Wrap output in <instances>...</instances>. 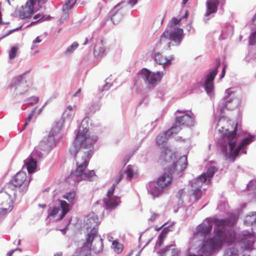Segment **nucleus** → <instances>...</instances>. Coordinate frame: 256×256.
Returning <instances> with one entry per match:
<instances>
[{"instance_id":"obj_33","label":"nucleus","mask_w":256,"mask_h":256,"mask_svg":"<svg viewBox=\"0 0 256 256\" xmlns=\"http://www.w3.org/2000/svg\"><path fill=\"white\" fill-rule=\"evenodd\" d=\"M182 130L180 126H176L172 127L166 132V136L168 138L172 136L174 134H177Z\"/></svg>"},{"instance_id":"obj_30","label":"nucleus","mask_w":256,"mask_h":256,"mask_svg":"<svg viewBox=\"0 0 256 256\" xmlns=\"http://www.w3.org/2000/svg\"><path fill=\"white\" fill-rule=\"evenodd\" d=\"M62 122L60 121L57 122H56L55 124L52 128V129L50 132V134L51 135H52L54 136H55L56 135L58 134L60 132V130L62 129Z\"/></svg>"},{"instance_id":"obj_16","label":"nucleus","mask_w":256,"mask_h":256,"mask_svg":"<svg viewBox=\"0 0 256 256\" xmlns=\"http://www.w3.org/2000/svg\"><path fill=\"white\" fill-rule=\"evenodd\" d=\"M212 228V226L211 224L208 226L204 224H200L197 226L194 234V236L196 238H198L200 236L204 238L211 232Z\"/></svg>"},{"instance_id":"obj_19","label":"nucleus","mask_w":256,"mask_h":256,"mask_svg":"<svg viewBox=\"0 0 256 256\" xmlns=\"http://www.w3.org/2000/svg\"><path fill=\"white\" fill-rule=\"evenodd\" d=\"M92 242H90V243L88 244L87 239H86V242L84 243L82 247L74 256H91L90 251Z\"/></svg>"},{"instance_id":"obj_28","label":"nucleus","mask_w":256,"mask_h":256,"mask_svg":"<svg viewBox=\"0 0 256 256\" xmlns=\"http://www.w3.org/2000/svg\"><path fill=\"white\" fill-rule=\"evenodd\" d=\"M76 0H66L65 4L63 6L62 10L66 12L65 18H68V11L72 8L74 5L76 4Z\"/></svg>"},{"instance_id":"obj_45","label":"nucleus","mask_w":256,"mask_h":256,"mask_svg":"<svg viewBox=\"0 0 256 256\" xmlns=\"http://www.w3.org/2000/svg\"><path fill=\"white\" fill-rule=\"evenodd\" d=\"M60 208L58 207L54 206L48 214V216H54L59 212Z\"/></svg>"},{"instance_id":"obj_56","label":"nucleus","mask_w":256,"mask_h":256,"mask_svg":"<svg viewBox=\"0 0 256 256\" xmlns=\"http://www.w3.org/2000/svg\"><path fill=\"white\" fill-rule=\"evenodd\" d=\"M138 0H130V4L132 5H134L137 2Z\"/></svg>"},{"instance_id":"obj_58","label":"nucleus","mask_w":256,"mask_h":256,"mask_svg":"<svg viewBox=\"0 0 256 256\" xmlns=\"http://www.w3.org/2000/svg\"><path fill=\"white\" fill-rule=\"evenodd\" d=\"M170 157L172 160H174L176 158V155L175 154H172Z\"/></svg>"},{"instance_id":"obj_47","label":"nucleus","mask_w":256,"mask_h":256,"mask_svg":"<svg viewBox=\"0 0 256 256\" xmlns=\"http://www.w3.org/2000/svg\"><path fill=\"white\" fill-rule=\"evenodd\" d=\"M256 186V180H252L248 184V190H253L255 188Z\"/></svg>"},{"instance_id":"obj_61","label":"nucleus","mask_w":256,"mask_h":256,"mask_svg":"<svg viewBox=\"0 0 256 256\" xmlns=\"http://www.w3.org/2000/svg\"><path fill=\"white\" fill-rule=\"evenodd\" d=\"M81 92V88H79L77 92L75 93V94H74V96H78V94H80Z\"/></svg>"},{"instance_id":"obj_64","label":"nucleus","mask_w":256,"mask_h":256,"mask_svg":"<svg viewBox=\"0 0 256 256\" xmlns=\"http://www.w3.org/2000/svg\"><path fill=\"white\" fill-rule=\"evenodd\" d=\"M38 206L42 208H45L46 207V205L45 204H39Z\"/></svg>"},{"instance_id":"obj_53","label":"nucleus","mask_w":256,"mask_h":256,"mask_svg":"<svg viewBox=\"0 0 256 256\" xmlns=\"http://www.w3.org/2000/svg\"><path fill=\"white\" fill-rule=\"evenodd\" d=\"M159 216V214H158L154 213L152 214L151 217L150 218V220L151 222H154L156 218Z\"/></svg>"},{"instance_id":"obj_18","label":"nucleus","mask_w":256,"mask_h":256,"mask_svg":"<svg viewBox=\"0 0 256 256\" xmlns=\"http://www.w3.org/2000/svg\"><path fill=\"white\" fill-rule=\"evenodd\" d=\"M104 202L107 209L112 210L115 208L120 202V198L106 197L104 200Z\"/></svg>"},{"instance_id":"obj_40","label":"nucleus","mask_w":256,"mask_h":256,"mask_svg":"<svg viewBox=\"0 0 256 256\" xmlns=\"http://www.w3.org/2000/svg\"><path fill=\"white\" fill-rule=\"evenodd\" d=\"M167 235V232L166 230H163L160 234H159L158 236V245L159 246H162L163 243V241L164 239L166 238Z\"/></svg>"},{"instance_id":"obj_11","label":"nucleus","mask_w":256,"mask_h":256,"mask_svg":"<svg viewBox=\"0 0 256 256\" xmlns=\"http://www.w3.org/2000/svg\"><path fill=\"white\" fill-rule=\"evenodd\" d=\"M172 172L168 170V172H164L157 180V184L161 188L168 187L172 181Z\"/></svg>"},{"instance_id":"obj_22","label":"nucleus","mask_w":256,"mask_h":256,"mask_svg":"<svg viewBox=\"0 0 256 256\" xmlns=\"http://www.w3.org/2000/svg\"><path fill=\"white\" fill-rule=\"evenodd\" d=\"M236 241L234 243H228L229 244H236V242H242L244 244H248L250 241V239L252 238V236L250 234H241L238 235V238L236 234Z\"/></svg>"},{"instance_id":"obj_41","label":"nucleus","mask_w":256,"mask_h":256,"mask_svg":"<svg viewBox=\"0 0 256 256\" xmlns=\"http://www.w3.org/2000/svg\"><path fill=\"white\" fill-rule=\"evenodd\" d=\"M227 93L228 94V98H226V102H224V103L222 104V107L223 109L226 108H228V103H230V102H232L234 100L233 97L230 98V96L232 94V92L230 90H227Z\"/></svg>"},{"instance_id":"obj_6","label":"nucleus","mask_w":256,"mask_h":256,"mask_svg":"<svg viewBox=\"0 0 256 256\" xmlns=\"http://www.w3.org/2000/svg\"><path fill=\"white\" fill-rule=\"evenodd\" d=\"M30 184V180L27 179L26 174L24 172L17 173L10 180V185L18 188L20 191L26 189Z\"/></svg>"},{"instance_id":"obj_54","label":"nucleus","mask_w":256,"mask_h":256,"mask_svg":"<svg viewBox=\"0 0 256 256\" xmlns=\"http://www.w3.org/2000/svg\"><path fill=\"white\" fill-rule=\"evenodd\" d=\"M226 68V66H223V68H222V74H221L220 76L221 78H223L224 77V75H225Z\"/></svg>"},{"instance_id":"obj_8","label":"nucleus","mask_w":256,"mask_h":256,"mask_svg":"<svg viewBox=\"0 0 256 256\" xmlns=\"http://www.w3.org/2000/svg\"><path fill=\"white\" fill-rule=\"evenodd\" d=\"M216 68L208 74L204 82L205 90L208 94L211 93L214 89V80L218 72V68L220 64V60L216 58Z\"/></svg>"},{"instance_id":"obj_43","label":"nucleus","mask_w":256,"mask_h":256,"mask_svg":"<svg viewBox=\"0 0 256 256\" xmlns=\"http://www.w3.org/2000/svg\"><path fill=\"white\" fill-rule=\"evenodd\" d=\"M18 48L16 46H13L9 52V58L10 60L14 59L17 54Z\"/></svg>"},{"instance_id":"obj_12","label":"nucleus","mask_w":256,"mask_h":256,"mask_svg":"<svg viewBox=\"0 0 256 256\" xmlns=\"http://www.w3.org/2000/svg\"><path fill=\"white\" fill-rule=\"evenodd\" d=\"M216 170L217 169L214 166L210 168L206 172L202 174L193 183L202 186L208 180H210Z\"/></svg>"},{"instance_id":"obj_48","label":"nucleus","mask_w":256,"mask_h":256,"mask_svg":"<svg viewBox=\"0 0 256 256\" xmlns=\"http://www.w3.org/2000/svg\"><path fill=\"white\" fill-rule=\"evenodd\" d=\"M115 184H113L112 187L108 190L106 197H113V194L115 190Z\"/></svg>"},{"instance_id":"obj_37","label":"nucleus","mask_w":256,"mask_h":256,"mask_svg":"<svg viewBox=\"0 0 256 256\" xmlns=\"http://www.w3.org/2000/svg\"><path fill=\"white\" fill-rule=\"evenodd\" d=\"M112 247L114 250L118 254L121 252L123 249V246L120 244L117 240L113 241Z\"/></svg>"},{"instance_id":"obj_3","label":"nucleus","mask_w":256,"mask_h":256,"mask_svg":"<svg viewBox=\"0 0 256 256\" xmlns=\"http://www.w3.org/2000/svg\"><path fill=\"white\" fill-rule=\"evenodd\" d=\"M254 137L250 135L248 138H244L242 141L240 145L238 146L236 148V143L238 140L236 136V131L230 132L226 130L223 135L224 142L228 144L224 145L222 148V152L226 158H232L234 162L236 158L238 156L240 152L242 150L244 147L246 146L252 142Z\"/></svg>"},{"instance_id":"obj_32","label":"nucleus","mask_w":256,"mask_h":256,"mask_svg":"<svg viewBox=\"0 0 256 256\" xmlns=\"http://www.w3.org/2000/svg\"><path fill=\"white\" fill-rule=\"evenodd\" d=\"M34 18L36 20V22H43L50 20L51 17L50 16H46L42 13H38L34 16Z\"/></svg>"},{"instance_id":"obj_20","label":"nucleus","mask_w":256,"mask_h":256,"mask_svg":"<svg viewBox=\"0 0 256 256\" xmlns=\"http://www.w3.org/2000/svg\"><path fill=\"white\" fill-rule=\"evenodd\" d=\"M160 188L156 186V184L154 181L150 182L148 186V190L154 198L158 197L162 194V190Z\"/></svg>"},{"instance_id":"obj_4","label":"nucleus","mask_w":256,"mask_h":256,"mask_svg":"<svg viewBox=\"0 0 256 256\" xmlns=\"http://www.w3.org/2000/svg\"><path fill=\"white\" fill-rule=\"evenodd\" d=\"M150 88H154L162 79L164 74L162 72H152L146 68H142L138 73Z\"/></svg>"},{"instance_id":"obj_26","label":"nucleus","mask_w":256,"mask_h":256,"mask_svg":"<svg viewBox=\"0 0 256 256\" xmlns=\"http://www.w3.org/2000/svg\"><path fill=\"white\" fill-rule=\"evenodd\" d=\"M192 195L194 197V198L198 200L200 198L202 195V192L201 190V186H198L197 184H192Z\"/></svg>"},{"instance_id":"obj_13","label":"nucleus","mask_w":256,"mask_h":256,"mask_svg":"<svg viewBox=\"0 0 256 256\" xmlns=\"http://www.w3.org/2000/svg\"><path fill=\"white\" fill-rule=\"evenodd\" d=\"M56 144L54 136L50 133L47 137H45L41 142L38 146L40 150H49Z\"/></svg>"},{"instance_id":"obj_44","label":"nucleus","mask_w":256,"mask_h":256,"mask_svg":"<svg viewBox=\"0 0 256 256\" xmlns=\"http://www.w3.org/2000/svg\"><path fill=\"white\" fill-rule=\"evenodd\" d=\"M27 101L28 104L33 105L38 102V98L36 96H32L28 98Z\"/></svg>"},{"instance_id":"obj_27","label":"nucleus","mask_w":256,"mask_h":256,"mask_svg":"<svg viewBox=\"0 0 256 256\" xmlns=\"http://www.w3.org/2000/svg\"><path fill=\"white\" fill-rule=\"evenodd\" d=\"M58 202L62 209V212L60 216V219H62L70 210L69 204L64 200H58Z\"/></svg>"},{"instance_id":"obj_2","label":"nucleus","mask_w":256,"mask_h":256,"mask_svg":"<svg viewBox=\"0 0 256 256\" xmlns=\"http://www.w3.org/2000/svg\"><path fill=\"white\" fill-rule=\"evenodd\" d=\"M210 222L214 225V236L204 244V246H208L211 250L220 248L224 243H234L236 241V232L232 230H226L225 228L229 226L228 219L212 218Z\"/></svg>"},{"instance_id":"obj_34","label":"nucleus","mask_w":256,"mask_h":256,"mask_svg":"<svg viewBox=\"0 0 256 256\" xmlns=\"http://www.w3.org/2000/svg\"><path fill=\"white\" fill-rule=\"evenodd\" d=\"M245 222L248 224H252L256 222V212H253L246 217Z\"/></svg>"},{"instance_id":"obj_46","label":"nucleus","mask_w":256,"mask_h":256,"mask_svg":"<svg viewBox=\"0 0 256 256\" xmlns=\"http://www.w3.org/2000/svg\"><path fill=\"white\" fill-rule=\"evenodd\" d=\"M250 44L254 45L256 44V32H254L250 38Z\"/></svg>"},{"instance_id":"obj_59","label":"nucleus","mask_w":256,"mask_h":256,"mask_svg":"<svg viewBox=\"0 0 256 256\" xmlns=\"http://www.w3.org/2000/svg\"><path fill=\"white\" fill-rule=\"evenodd\" d=\"M121 180V179H120V178H118V177L116 178V182L114 184H115V186H116V185H117L119 182H120Z\"/></svg>"},{"instance_id":"obj_42","label":"nucleus","mask_w":256,"mask_h":256,"mask_svg":"<svg viewBox=\"0 0 256 256\" xmlns=\"http://www.w3.org/2000/svg\"><path fill=\"white\" fill-rule=\"evenodd\" d=\"M168 136H166V133L164 134H160L156 138V142L158 145H161L164 144L166 141V138Z\"/></svg>"},{"instance_id":"obj_55","label":"nucleus","mask_w":256,"mask_h":256,"mask_svg":"<svg viewBox=\"0 0 256 256\" xmlns=\"http://www.w3.org/2000/svg\"><path fill=\"white\" fill-rule=\"evenodd\" d=\"M184 189H180L178 191V194L180 198H181L184 194Z\"/></svg>"},{"instance_id":"obj_25","label":"nucleus","mask_w":256,"mask_h":256,"mask_svg":"<svg viewBox=\"0 0 256 256\" xmlns=\"http://www.w3.org/2000/svg\"><path fill=\"white\" fill-rule=\"evenodd\" d=\"M161 256H178V251L170 246L162 250Z\"/></svg>"},{"instance_id":"obj_10","label":"nucleus","mask_w":256,"mask_h":256,"mask_svg":"<svg viewBox=\"0 0 256 256\" xmlns=\"http://www.w3.org/2000/svg\"><path fill=\"white\" fill-rule=\"evenodd\" d=\"M188 164L187 157L183 156L180 158L176 162H174L172 166L168 168V170L172 172L179 173L183 171L186 167Z\"/></svg>"},{"instance_id":"obj_36","label":"nucleus","mask_w":256,"mask_h":256,"mask_svg":"<svg viewBox=\"0 0 256 256\" xmlns=\"http://www.w3.org/2000/svg\"><path fill=\"white\" fill-rule=\"evenodd\" d=\"M238 250L236 248H228L224 253V256H237L238 255Z\"/></svg>"},{"instance_id":"obj_24","label":"nucleus","mask_w":256,"mask_h":256,"mask_svg":"<svg viewBox=\"0 0 256 256\" xmlns=\"http://www.w3.org/2000/svg\"><path fill=\"white\" fill-rule=\"evenodd\" d=\"M154 60L159 64L166 65L171 64L170 60L164 56L162 54L158 52L155 54Z\"/></svg>"},{"instance_id":"obj_51","label":"nucleus","mask_w":256,"mask_h":256,"mask_svg":"<svg viewBox=\"0 0 256 256\" xmlns=\"http://www.w3.org/2000/svg\"><path fill=\"white\" fill-rule=\"evenodd\" d=\"M122 4H123V3L119 4H118L117 6H116L114 7V10H116V14H114L112 15V18H111V19H112V21H114V20L115 17H116V15L117 11L118 10V8H119V6H120Z\"/></svg>"},{"instance_id":"obj_9","label":"nucleus","mask_w":256,"mask_h":256,"mask_svg":"<svg viewBox=\"0 0 256 256\" xmlns=\"http://www.w3.org/2000/svg\"><path fill=\"white\" fill-rule=\"evenodd\" d=\"M35 4L34 0H28L26 4L22 6L20 10V17L24 19L31 16L34 12V6Z\"/></svg>"},{"instance_id":"obj_35","label":"nucleus","mask_w":256,"mask_h":256,"mask_svg":"<svg viewBox=\"0 0 256 256\" xmlns=\"http://www.w3.org/2000/svg\"><path fill=\"white\" fill-rule=\"evenodd\" d=\"M62 198L67 200L70 202H72L76 198V192L74 191L67 192L62 196Z\"/></svg>"},{"instance_id":"obj_5","label":"nucleus","mask_w":256,"mask_h":256,"mask_svg":"<svg viewBox=\"0 0 256 256\" xmlns=\"http://www.w3.org/2000/svg\"><path fill=\"white\" fill-rule=\"evenodd\" d=\"M99 224L98 218L94 214H90L86 216V220L87 231L86 239H87L88 244L90 242H92L96 236Z\"/></svg>"},{"instance_id":"obj_50","label":"nucleus","mask_w":256,"mask_h":256,"mask_svg":"<svg viewBox=\"0 0 256 256\" xmlns=\"http://www.w3.org/2000/svg\"><path fill=\"white\" fill-rule=\"evenodd\" d=\"M76 110V106H74V108H73L72 106L69 105L66 108V110H68L70 112H72V117L74 114V111Z\"/></svg>"},{"instance_id":"obj_62","label":"nucleus","mask_w":256,"mask_h":256,"mask_svg":"<svg viewBox=\"0 0 256 256\" xmlns=\"http://www.w3.org/2000/svg\"><path fill=\"white\" fill-rule=\"evenodd\" d=\"M62 256V252H58L54 255V256Z\"/></svg>"},{"instance_id":"obj_14","label":"nucleus","mask_w":256,"mask_h":256,"mask_svg":"<svg viewBox=\"0 0 256 256\" xmlns=\"http://www.w3.org/2000/svg\"><path fill=\"white\" fill-rule=\"evenodd\" d=\"M220 2L223 6L226 2V0H207L206 12L205 16H208L211 14L216 12L218 10V6Z\"/></svg>"},{"instance_id":"obj_21","label":"nucleus","mask_w":256,"mask_h":256,"mask_svg":"<svg viewBox=\"0 0 256 256\" xmlns=\"http://www.w3.org/2000/svg\"><path fill=\"white\" fill-rule=\"evenodd\" d=\"M25 164L29 174L34 172L36 168V161L32 157H29L25 160Z\"/></svg>"},{"instance_id":"obj_7","label":"nucleus","mask_w":256,"mask_h":256,"mask_svg":"<svg viewBox=\"0 0 256 256\" xmlns=\"http://www.w3.org/2000/svg\"><path fill=\"white\" fill-rule=\"evenodd\" d=\"M13 208L11 196L6 192L0 193V218L10 212Z\"/></svg>"},{"instance_id":"obj_23","label":"nucleus","mask_w":256,"mask_h":256,"mask_svg":"<svg viewBox=\"0 0 256 256\" xmlns=\"http://www.w3.org/2000/svg\"><path fill=\"white\" fill-rule=\"evenodd\" d=\"M104 40H102L100 43L96 44L94 47V54L95 56H102L105 52L106 49L104 47Z\"/></svg>"},{"instance_id":"obj_15","label":"nucleus","mask_w":256,"mask_h":256,"mask_svg":"<svg viewBox=\"0 0 256 256\" xmlns=\"http://www.w3.org/2000/svg\"><path fill=\"white\" fill-rule=\"evenodd\" d=\"M168 34H170L169 39L174 41L177 45L180 43L184 35L183 30L180 28H176L170 30L168 31Z\"/></svg>"},{"instance_id":"obj_29","label":"nucleus","mask_w":256,"mask_h":256,"mask_svg":"<svg viewBox=\"0 0 256 256\" xmlns=\"http://www.w3.org/2000/svg\"><path fill=\"white\" fill-rule=\"evenodd\" d=\"M170 34H168V30L165 31L160 36V44H166L167 48H170V40L169 39Z\"/></svg>"},{"instance_id":"obj_31","label":"nucleus","mask_w":256,"mask_h":256,"mask_svg":"<svg viewBox=\"0 0 256 256\" xmlns=\"http://www.w3.org/2000/svg\"><path fill=\"white\" fill-rule=\"evenodd\" d=\"M124 173L126 174V179L129 181H130L132 178L136 176V172H134V170L130 166H128Z\"/></svg>"},{"instance_id":"obj_60","label":"nucleus","mask_w":256,"mask_h":256,"mask_svg":"<svg viewBox=\"0 0 256 256\" xmlns=\"http://www.w3.org/2000/svg\"><path fill=\"white\" fill-rule=\"evenodd\" d=\"M121 180V179H120V178H118V177L116 178V182L114 184H115V186H116V185H117L119 182H120Z\"/></svg>"},{"instance_id":"obj_52","label":"nucleus","mask_w":256,"mask_h":256,"mask_svg":"<svg viewBox=\"0 0 256 256\" xmlns=\"http://www.w3.org/2000/svg\"><path fill=\"white\" fill-rule=\"evenodd\" d=\"M42 42V39L40 38V36H38L36 40H34V41H33V44L34 45L32 46V49H34V48L36 47V46H35V44L36 43H40Z\"/></svg>"},{"instance_id":"obj_57","label":"nucleus","mask_w":256,"mask_h":256,"mask_svg":"<svg viewBox=\"0 0 256 256\" xmlns=\"http://www.w3.org/2000/svg\"><path fill=\"white\" fill-rule=\"evenodd\" d=\"M14 252H15V250H11L8 253V256H12Z\"/></svg>"},{"instance_id":"obj_49","label":"nucleus","mask_w":256,"mask_h":256,"mask_svg":"<svg viewBox=\"0 0 256 256\" xmlns=\"http://www.w3.org/2000/svg\"><path fill=\"white\" fill-rule=\"evenodd\" d=\"M34 110L32 112V114H30L28 116V118H26V122H25V123H24V128H26V126L28 124L29 122L31 121V120L32 119V117L33 114H34Z\"/></svg>"},{"instance_id":"obj_63","label":"nucleus","mask_w":256,"mask_h":256,"mask_svg":"<svg viewBox=\"0 0 256 256\" xmlns=\"http://www.w3.org/2000/svg\"><path fill=\"white\" fill-rule=\"evenodd\" d=\"M188 16V11H186V14H185L184 16L182 17V18L186 19Z\"/></svg>"},{"instance_id":"obj_38","label":"nucleus","mask_w":256,"mask_h":256,"mask_svg":"<svg viewBox=\"0 0 256 256\" xmlns=\"http://www.w3.org/2000/svg\"><path fill=\"white\" fill-rule=\"evenodd\" d=\"M181 20V18L178 19L174 17L172 18L169 22L170 28H174L176 26H180Z\"/></svg>"},{"instance_id":"obj_1","label":"nucleus","mask_w":256,"mask_h":256,"mask_svg":"<svg viewBox=\"0 0 256 256\" xmlns=\"http://www.w3.org/2000/svg\"><path fill=\"white\" fill-rule=\"evenodd\" d=\"M98 138L91 135L86 128L80 126L70 147V152L75 156L76 168L66 178V181L70 184H76L82 180L92 181L96 176L94 170H86L90 155L92 154L94 144Z\"/></svg>"},{"instance_id":"obj_39","label":"nucleus","mask_w":256,"mask_h":256,"mask_svg":"<svg viewBox=\"0 0 256 256\" xmlns=\"http://www.w3.org/2000/svg\"><path fill=\"white\" fill-rule=\"evenodd\" d=\"M78 44L76 42H73L72 45L66 50L65 54H72L73 52L78 48Z\"/></svg>"},{"instance_id":"obj_17","label":"nucleus","mask_w":256,"mask_h":256,"mask_svg":"<svg viewBox=\"0 0 256 256\" xmlns=\"http://www.w3.org/2000/svg\"><path fill=\"white\" fill-rule=\"evenodd\" d=\"M175 121L180 125L186 126H193L194 124V118L188 114H185L180 116L176 117Z\"/></svg>"}]
</instances>
